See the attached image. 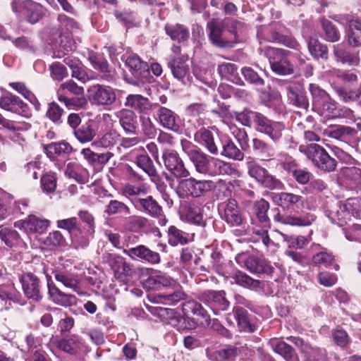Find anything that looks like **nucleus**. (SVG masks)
Here are the masks:
<instances>
[{
    "label": "nucleus",
    "mask_w": 361,
    "mask_h": 361,
    "mask_svg": "<svg viewBox=\"0 0 361 361\" xmlns=\"http://www.w3.org/2000/svg\"><path fill=\"white\" fill-rule=\"evenodd\" d=\"M190 161L193 164L196 171L200 173L209 176H239V171L233 167L232 164L211 157L201 150Z\"/></svg>",
    "instance_id": "1"
},
{
    "label": "nucleus",
    "mask_w": 361,
    "mask_h": 361,
    "mask_svg": "<svg viewBox=\"0 0 361 361\" xmlns=\"http://www.w3.org/2000/svg\"><path fill=\"white\" fill-rule=\"evenodd\" d=\"M207 27L209 29V39L212 43L219 47H225L228 45V42L221 37L224 29L226 28L233 35V41L235 42L242 41L246 31V27L243 23L228 18L224 20L213 18L208 23Z\"/></svg>",
    "instance_id": "2"
},
{
    "label": "nucleus",
    "mask_w": 361,
    "mask_h": 361,
    "mask_svg": "<svg viewBox=\"0 0 361 361\" xmlns=\"http://www.w3.org/2000/svg\"><path fill=\"white\" fill-rule=\"evenodd\" d=\"M215 183L210 180H197L194 178L180 180L177 187V193L180 197H199L213 190Z\"/></svg>",
    "instance_id": "3"
},
{
    "label": "nucleus",
    "mask_w": 361,
    "mask_h": 361,
    "mask_svg": "<svg viewBox=\"0 0 361 361\" xmlns=\"http://www.w3.org/2000/svg\"><path fill=\"white\" fill-rule=\"evenodd\" d=\"M288 51L269 48L267 51L271 68L277 75H290L294 72L293 65L288 60Z\"/></svg>",
    "instance_id": "4"
},
{
    "label": "nucleus",
    "mask_w": 361,
    "mask_h": 361,
    "mask_svg": "<svg viewBox=\"0 0 361 361\" xmlns=\"http://www.w3.org/2000/svg\"><path fill=\"white\" fill-rule=\"evenodd\" d=\"M49 37L51 43L60 50L54 54V57L61 58L65 52L71 51L75 48V42L69 32H63L59 27L54 26L49 29Z\"/></svg>",
    "instance_id": "5"
},
{
    "label": "nucleus",
    "mask_w": 361,
    "mask_h": 361,
    "mask_svg": "<svg viewBox=\"0 0 361 361\" xmlns=\"http://www.w3.org/2000/svg\"><path fill=\"white\" fill-rule=\"evenodd\" d=\"M135 207L152 218L159 220V224L166 226L167 219L164 215L162 207L149 195L145 198H135L133 201Z\"/></svg>",
    "instance_id": "6"
},
{
    "label": "nucleus",
    "mask_w": 361,
    "mask_h": 361,
    "mask_svg": "<svg viewBox=\"0 0 361 361\" xmlns=\"http://www.w3.org/2000/svg\"><path fill=\"white\" fill-rule=\"evenodd\" d=\"M198 299L209 307L214 314L226 311L229 307V302L225 297L224 291L207 290L198 295Z\"/></svg>",
    "instance_id": "7"
},
{
    "label": "nucleus",
    "mask_w": 361,
    "mask_h": 361,
    "mask_svg": "<svg viewBox=\"0 0 361 361\" xmlns=\"http://www.w3.org/2000/svg\"><path fill=\"white\" fill-rule=\"evenodd\" d=\"M248 174L264 187L274 189L281 185V182L270 175L268 171L261 166L251 158H248L246 162Z\"/></svg>",
    "instance_id": "8"
},
{
    "label": "nucleus",
    "mask_w": 361,
    "mask_h": 361,
    "mask_svg": "<svg viewBox=\"0 0 361 361\" xmlns=\"http://www.w3.org/2000/svg\"><path fill=\"white\" fill-rule=\"evenodd\" d=\"M89 97L93 103L101 106H110L116 100V90L104 85H94L88 89Z\"/></svg>",
    "instance_id": "9"
},
{
    "label": "nucleus",
    "mask_w": 361,
    "mask_h": 361,
    "mask_svg": "<svg viewBox=\"0 0 361 361\" xmlns=\"http://www.w3.org/2000/svg\"><path fill=\"white\" fill-rule=\"evenodd\" d=\"M195 141L213 155L219 154L220 138L214 128H201L194 135Z\"/></svg>",
    "instance_id": "10"
},
{
    "label": "nucleus",
    "mask_w": 361,
    "mask_h": 361,
    "mask_svg": "<svg viewBox=\"0 0 361 361\" xmlns=\"http://www.w3.org/2000/svg\"><path fill=\"white\" fill-rule=\"evenodd\" d=\"M162 159L166 169L176 178H183L190 176L189 171L185 167L183 160L175 150H165L163 152Z\"/></svg>",
    "instance_id": "11"
},
{
    "label": "nucleus",
    "mask_w": 361,
    "mask_h": 361,
    "mask_svg": "<svg viewBox=\"0 0 361 361\" xmlns=\"http://www.w3.org/2000/svg\"><path fill=\"white\" fill-rule=\"evenodd\" d=\"M143 288L148 290H159L162 288L178 286L177 282L160 271L152 269L150 275L143 281Z\"/></svg>",
    "instance_id": "12"
},
{
    "label": "nucleus",
    "mask_w": 361,
    "mask_h": 361,
    "mask_svg": "<svg viewBox=\"0 0 361 361\" xmlns=\"http://www.w3.org/2000/svg\"><path fill=\"white\" fill-rule=\"evenodd\" d=\"M50 226V221L36 215H29L25 220L15 222L16 228L30 233H44Z\"/></svg>",
    "instance_id": "13"
},
{
    "label": "nucleus",
    "mask_w": 361,
    "mask_h": 361,
    "mask_svg": "<svg viewBox=\"0 0 361 361\" xmlns=\"http://www.w3.org/2000/svg\"><path fill=\"white\" fill-rule=\"evenodd\" d=\"M123 252L133 260L146 262L150 264H158L161 262L160 255L143 245L124 249Z\"/></svg>",
    "instance_id": "14"
},
{
    "label": "nucleus",
    "mask_w": 361,
    "mask_h": 361,
    "mask_svg": "<svg viewBox=\"0 0 361 361\" xmlns=\"http://www.w3.org/2000/svg\"><path fill=\"white\" fill-rule=\"evenodd\" d=\"M104 259L111 267L117 279L123 281L128 276L131 274V266L123 257L106 253L104 255Z\"/></svg>",
    "instance_id": "15"
},
{
    "label": "nucleus",
    "mask_w": 361,
    "mask_h": 361,
    "mask_svg": "<svg viewBox=\"0 0 361 361\" xmlns=\"http://www.w3.org/2000/svg\"><path fill=\"white\" fill-rule=\"evenodd\" d=\"M0 107L4 110L18 114L25 117L30 116L29 107L18 96L11 93L0 97Z\"/></svg>",
    "instance_id": "16"
},
{
    "label": "nucleus",
    "mask_w": 361,
    "mask_h": 361,
    "mask_svg": "<svg viewBox=\"0 0 361 361\" xmlns=\"http://www.w3.org/2000/svg\"><path fill=\"white\" fill-rule=\"evenodd\" d=\"M286 339L300 348L307 361H326L324 349L313 347L299 337L290 336Z\"/></svg>",
    "instance_id": "17"
},
{
    "label": "nucleus",
    "mask_w": 361,
    "mask_h": 361,
    "mask_svg": "<svg viewBox=\"0 0 361 361\" xmlns=\"http://www.w3.org/2000/svg\"><path fill=\"white\" fill-rule=\"evenodd\" d=\"M25 295L35 301L42 298L39 279L31 272L23 273L19 277Z\"/></svg>",
    "instance_id": "18"
},
{
    "label": "nucleus",
    "mask_w": 361,
    "mask_h": 361,
    "mask_svg": "<svg viewBox=\"0 0 361 361\" xmlns=\"http://www.w3.org/2000/svg\"><path fill=\"white\" fill-rule=\"evenodd\" d=\"M56 225L59 228L67 230L70 233L73 241L78 246L84 247L89 244V238L87 235H81L78 233L80 232V229L78 228V219L76 217L59 220L56 222Z\"/></svg>",
    "instance_id": "19"
},
{
    "label": "nucleus",
    "mask_w": 361,
    "mask_h": 361,
    "mask_svg": "<svg viewBox=\"0 0 361 361\" xmlns=\"http://www.w3.org/2000/svg\"><path fill=\"white\" fill-rule=\"evenodd\" d=\"M256 130L267 135L273 142H278L282 137L285 126L281 122L274 121L263 116Z\"/></svg>",
    "instance_id": "20"
},
{
    "label": "nucleus",
    "mask_w": 361,
    "mask_h": 361,
    "mask_svg": "<svg viewBox=\"0 0 361 361\" xmlns=\"http://www.w3.org/2000/svg\"><path fill=\"white\" fill-rule=\"evenodd\" d=\"M88 60L92 68L99 72L103 80L107 82L115 80L116 75L115 70L109 66L106 59L102 55L92 52L89 54Z\"/></svg>",
    "instance_id": "21"
},
{
    "label": "nucleus",
    "mask_w": 361,
    "mask_h": 361,
    "mask_svg": "<svg viewBox=\"0 0 361 361\" xmlns=\"http://www.w3.org/2000/svg\"><path fill=\"white\" fill-rule=\"evenodd\" d=\"M20 6L25 18L31 24L37 23L45 15L46 9L41 4L32 0L23 1Z\"/></svg>",
    "instance_id": "22"
},
{
    "label": "nucleus",
    "mask_w": 361,
    "mask_h": 361,
    "mask_svg": "<svg viewBox=\"0 0 361 361\" xmlns=\"http://www.w3.org/2000/svg\"><path fill=\"white\" fill-rule=\"evenodd\" d=\"M157 121L164 128L178 132L180 130V119L172 110L159 106L157 112Z\"/></svg>",
    "instance_id": "23"
},
{
    "label": "nucleus",
    "mask_w": 361,
    "mask_h": 361,
    "mask_svg": "<svg viewBox=\"0 0 361 361\" xmlns=\"http://www.w3.org/2000/svg\"><path fill=\"white\" fill-rule=\"evenodd\" d=\"M223 219L231 226H239L243 219L238 203L234 199H228L224 207Z\"/></svg>",
    "instance_id": "24"
},
{
    "label": "nucleus",
    "mask_w": 361,
    "mask_h": 361,
    "mask_svg": "<svg viewBox=\"0 0 361 361\" xmlns=\"http://www.w3.org/2000/svg\"><path fill=\"white\" fill-rule=\"evenodd\" d=\"M116 117L123 130L128 134H136L137 130V116L129 109H123L116 112Z\"/></svg>",
    "instance_id": "25"
},
{
    "label": "nucleus",
    "mask_w": 361,
    "mask_h": 361,
    "mask_svg": "<svg viewBox=\"0 0 361 361\" xmlns=\"http://www.w3.org/2000/svg\"><path fill=\"white\" fill-rule=\"evenodd\" d=\"M126 66L135 78H146L149 72L148 64L135 54H129L125 60Z\"/></svg>",
    "instance_id": "26"
},
{
    "label": "nucleus",
    "mask_w": 361,
    "mask_h": 361,
    "mask_svg": "<svg viewBox=\"0 0 361 361\" xmlns=\"http://www.w3.org/2000/svg\"><path fill=\"white\" fill-rule=\"evenodd\" d=\"M245 267L252 274H271L274 268L264 258L249 256L245 259Z\"/></svg>",
    "instance_id": "27"
},
{
    "label": "nucleus",
    "mask_w": 361,
    "mask_h": 361,
    "mask_svg": "<svg viewBox=\"0 0 361 361\" xmlns=\"http://www.w3.org/2000/svg\"><path fill=\"white\" fill-rule=\"evenodd\" d=\"M286 91L290 104L297 107L307 109L309 106L308 99L302 92L300 84L291 83L288 85L286 87Z\"/></svg>",
    "instance_id": "28"
},
{
    "label": "nucleus",
    "mask_w": 361,
    "mask_h": 361,
    "mask_svg": "<svg viewBox=\"0 0 361 361\" xmlns=\"http://www.w3.org/2000/svg\"><path fill=\"white\" fill-rule=\"evenodd\" d=\"M168 67L170 68L173 77L178 80L185 82V80L188 79L190 68L183 58H171L168 63Z\"/></svg>",
    "instance_id": "29"
},
{
    "label": "nucleus",
    "mask_w": 361,
    "mask_h": 361,
    "mask_svg": "<svg viewBox=\"0 0 361 361\" xmlns=\"http://www.w3.org/2000/svg\"><path fill=\"white\" fill-rule=\"evenodd\" d=\"M48 288L50 297L55 304L63 307H71L76 304L77 298L75 295L62 292L54 284L48 282Z\"/></svg>",
    "instance_id": "30"
},
{
    "label": "nucleus",
    "mask_w": 361,
    "mask_h": 361,
    "mask_svg": "<svg viewBox=\"0 0 361 361\" xmlns=\"http://www.w3.org/2000/svg\"><path fill=\"white\" fill-rule=\"evenodd\" d=\"M97 132V124L95 121L90 120L82 124L79 128L74 130V135L81 143H86L92 141L96 136Z\"/></svg>",
    "instance_id": "31"
},
{
    "label": "nucleus",
    "mask_w": 361,
    "mask_h": 361,
    "mask_svg": "<svg viewBox=\"0 0 361 361\" xmlns=\"http://www.w3.org/2000/svg\"><path fill=\"white\" fill-rule=\"evenodd\" d=\"M194 235V233L185 232L175 226H171L168 229V241L172 246L187 244L193 240Z\"/></svg>",
    "instance_id": "32"
},
{
    "label": "nucleus",
    "mask_w": 361,
    "mask_h": 361,
    "mask_svg": "<svg viewBox=\"0 0 361 361\" xmlns=\"http://www.w3.org/2000/svg\"><path fill=\"white\" fill-rule=\"evenodd\" d=\"M233 313L240 331L252 333L256 331V326L250 322L248 312L245 309L241 307H235Z\"/></svg>",
    "instance_id": "33"
},
{
    "label": "nucleus",
    "mask_w": 361,
    "mask_h": 361,
    "mask_svg": "<svg viewBox=\"0 0 361 361\" xmlns=\"http://www.w3.org/2000/svg\"><path fill=\"white\" fill-rule=\"evenodd\" d=\"M269 344L273 350L281 355L287 361H296V355L293 348L283 341L273 338Z\"/></svg>",
    "instance_id": "34"
},
{
    "label": "nucleus",
    "mask_w": 361,
    "mask_h": 361,
    "mask_svg": "<svg viewBox=\"0 0 361 361\" xmlns=\"http://www.w3.org/2000/svg\"><path fill=\"white\" fill-rule=\"evenodd\" d=\"M314 216L311 214H306L300 216L294 215H285L276 217V220L283 224L297 226H310L314 221Z\"/></svg>",
    "instance_id": "35"
},
{
    "label": "nucleus",
    "mask_w": 361,
    "mask_h": 361,
    "mask_svg": "<svg viewBox=\"0 0 361 361\" xmlns=\"http://www.w3.org/2000/svg\"><path fill=\"white\" fill-rule=\"evenodd\" d=\"M252 149L254 152L261 158L262 161H271L275 155L274 149L265 141L254 138L252 140Z\"/></svg>",
    "instance_id": "36"
},
{
    "label": "nucleus",
    "mask_w": 361,
    "mask_h": 361,
    "mask_svg": "<svg viewBox=\"0 0 361 361\" xmlns=\"http://www.w3.org/2000/svg\"><path fill=\"white\" fill-rule=\"evenodd\" d=\"M299 151L304 153L315 166L327 153L324 147L317 144H311L308 146L300 145Z\"/></svg>",
    "instance_id": "37"
},
{
    "label": "nucleus",
    "mask_w": 361,
    "mask_h": 361,
    "mask_svg": "<svg viewBox=\"0 0 361 361\" xmlns=\"http://www.w3.org/2000/svg\"><path fill=\"white\" fill-rule=\"evenodd\" d=\"M312 249L318 251L317 253L312 257V263L317 266H324L329 267L332 264L334 261V257L331 253L327 252L325 248H323L319 244H313Z\"/></svg>",
    "instance_id": "38"
},
{
    "label": "nucleus",
    "mask_w": 361,
    "mask_h": 361,
    "mask_svg": "<svg viewBox=\"0 0 361 361\" xmlns=\"http://www.w3.org/2000/svg\"><path fill=\"white\" fill-rule=\"evenodd\" d=\"M164 30L166 35L173 41L181 42L186 41L189 37L188 30L181 24H166Z\"/></svg>",
    "instance_id": "39"
},
{
    "label": "nucleus",
    "mask_w": 361,
    "mask_h": 361,
    "mask_svg": "<svg viewBox=\"0 0 361 361\" xmlns=\"http://www.w3.org/2000/svg\"><path fill=\"white\" fill-rule=\"evenodd\" d=\"M135 163L139 168L142 169L150 177L152 181H155L158 178L157 171L152 160L147 154H137Z\"/></svg>",
    "instance_id": "40"
},
{
    "label": "nucleus",
    "mask_w": 361,
    "mask_h": 361,
    "mask_svg": "<svg viewBox=\"0 0 361 361\" xmlns=\"http://www.w3.org/2000/svg\"><path fill=\"white\" fill-rule=\"evenodd\" d=\"M73 151L71 145L66 142H52L44 147V152L50 159L57 156L69 154Z\"/></svg>",
    "instance_id": "41"
},
{
    "label": "nucleus",
    "mask_w": 361,
    "mask_h": 361,
    "mask_svg": "<svg viewBox=\"0 0 361 361\" xmlns=\"http://www.w3.org/2000/svg\"><path fill=\"white\" fill-rule=\"evenodd\" d=\"M263 116L259 112L245 109L243 111L235 114V118L245 126L251 127L254 122L255 127H257Z\"/></svg>",
    "instance_id": "42"
},
{
    "label": "nucleus",
    "mask_w": 361,
    "mask_h": 361,
    "mask_svg": "<svg viewBox=\"0 0 361 361\" xmlns=\"http://www.w3.org/2000/svg\"><path fill=\"white\" fill-rule=\"evenodd\" d=\"M125 105L142 114L151 106L148 99L140 94H129L126 97Z\"/></svg>",
    "instance_id": "43"
},
{
    "label": "nucleus",
    "mask_w": 361,
    "mask_h": 361,
    "mask_svg": "<svg viewBox=\"0 0 361 361\" xmlns=\"http://www.w3.org/2000/svg\"><path fill=\"white\" fill-rule=\"evenodd\" d=\"M348 41L353 47L361 46V22L357 20H348Z\"/></svg>",
    "instance_id": "44"
},
{
    "label": "nucleus",
    "mask_w": 361,
    "mask_h": 361,
    "mask_svg": "<svg viewBox=\"0 0 361 361\" xmlns=\"http://www.w3.org/2000/svg\"><path fill=\"white\" fill-rule=\"evenodd\" d=\"M233 279L236 284L250 290H257L262 284V281L252 279L241 271H236Z\"/></svg>",
    "instance_id": "45"
},
{
    "label": "nucleus",
    "mask_w": 361,
    "mask_h": 361,
    "mask_svg": "<svg viewBox=\"0 0 361 361\" xmlns=\"http://www.w3.org/2000/svg\"><path fill=\"white\" fill-rule=\"evenodd\" d=\"M302 197L290 192H280L274 197V202L283 208H291L302 202Z\"/></svg>",
    "instance_id": "46"
},
{
    "label": "nucleus",
    "mask_w": 361,
    "mask_h": 361,
    "mask_svg": "<svg viewBox=\"0 0 361 361\" xmlns=\"http://www.w3.org/2000/svg\"><path fill=\"white\" fill-rule=\"evenodd\" d=\"M186 115L194 118L199 126L203 125V117L207 112V106L205 103H193L187 106Z\"/></svg>",
    "instance_id": "47"
},
{
    "label": "nucleus",
    "mask_w": 361,
    "mask_h": 361,
    "mask_svg": "<svg viewBox=\"0 0 361 361\" xmlns=\"http://www.w3.org/2000/svg\"><path fill=\"white\" fill-rule=\"evenodd\" d=\"M334 55L337 60L349 66H357L360 63V57L357 53H351L344 50L340 45L334 47Z\"/></svg>",
    "instance_id": "48"
},
{
    "label": "nucleus",
    "mask_w": 361,
    "mask_h": 361,
    "mask_svg": "<svg viewBox=\"0 0 361 361\" xmlns=\"http://www.w3.org/2000/svg\"><path fill=\"white\" fill-rule=\"evenodd\" d=\"M56 281L62 283L65 287L79 293V281L76 276L67 272L56 271L54 274Z\"/></svg>",
    "instance_id": "49"
},
{
    "label": "nucleus",
    "mask_w": 361,
    "mask_h": 361,
    "mask_svg": "<svg viewBox=\"0 0 361 361\" xmlns=\"http://www.w3.org/2000/svg\"><path fill=\"white\" fill-rule=\"evenodd\" d=\"M183 310L185 314L189 312L194 315L200 317L207 324L210 323V317L207 311L202 307V305L195 300H189L184 303Z\"/></svg>",
    "instance_id": "50"
},
{
    "label": "nucleus",
    "mask_w": 361,
    "mask_h": 361,
    "mask_svg": "<svg viewBox=\"0 0 361 361\" xmlns=\"http://www.w3.org/2000/svg\"><path fill=\"white\" fill-rule=\"evenodd\" d=\"M0 238L10 247H16L21 243L18 233L7 227H0Z\"/></svg>",
    "instance_id": "51"
},
{
    "label": "nucleus",
    "mask_w": 361,
    "mask_h": 361,
    "mask_svg": "<svg viewBox=\"0 0 361 361\" xmlns=\"http://www.w3.org/2000/svg\"><path fill=\"white\" fill-rule=\"evenodd\" d=\"M87 171L77 162H70L67 164L65 174L78 183H84Z\"/></svg>",
    "instance_id": "52"
},
{
    "label": "nucleus",
    "mask_w": 361,
    "mask_h": 361,
    "mask_svg": "<svg viewBox=\"0 0 361 361\" xmlns=\"http://www.w3.org/2000/svg\"><path fill=\"white\" fill-rule=\"evenodd\" d=\"M219 74L225 79L238 83L240 79L238 77L237 66L234 63L224 62L218 66Z\"/></svg>",
    "instance_id": "53"
},
{
    "label": "nucleus",
    "mask_w": 361,
    "mask_h": 361,
    "mask_svg": "<svg viewBox=\"0 0 361 361\" xmlns=\"http://www.w3.org/2000/svg\"><path fill=\"white\" fill-rule=\"evenodd\" d=\"M43 245L49 250H53L58 247H64L66 245V241L61 233L55 231L49 233L44 239Z\"/></svg>",
    "instance_id": "54"
},
{
    "label": "nucleus",
    "mask_w": 361,
    "mask_h": 361,
    "mask_svg": "<svg viewBox=\"0 0 361 361\" xmlns=\"http://www.w3.org/2000/svg\"><path fill=\"white\" fill-rule=\"evenodd\" d=\"M280 234L289 249H302L310 243V240L303 235H288L282 233Z\"/></svg>",
    "instance_id": "55"
},
{
    "label": "nucleus",
    "mask_w": 361,
    "mask_h": 361,
    "mask_svg": "<svg viewBox=\"0 0 361 361\" xmlns=\"http://www.w3.org/2000/svg\"><path fill=\"white\" fill-rule=\"evenodd\" d=\"M308 49L314 59H327L328 49L326 45L322 44L314 37H310L308 42Z\"/></svg>",
    "instance_id": "56"
},
{
    "label": "nucleus",
    "mask_w": 361,
    "mask_h": 361,
    "mask_svg": "<svg viewBox=\"0 0 361 361\" xmlns=\"http://www.w3.org/2000/svg\"><path fill=\"white\" fill-rule=\"evenodd\" d=\"M269 224H263L262 228H253V233L257 237V240H261L267 250L277 247L276 244L270 238L268 233Z\"/></svg>",
    "instance_id": "57"
},
{
    "label": "nucleus",
    "mask_w": 361,
    "mask_h": 361,
    "mask_svg": "<svg viewBox=\"0 0 361 361\" xmlns=\"http://www.w3.org/2000/svg\"><path fill=\"white\" fill-rule=\"evenodd\" d=\"M142 134L149 139H153L157 134V128L149 116L146 114L140 116Z\"/></svg>",
    "instance_id": "58"
},
{
    "label": "nucleus",
    "mask_w": 361,
    "mask_h": 361,
    "mask_svg": "<svg viewBox=\"0 0 361 361\" xmlns=\"http://www.w3.org/2000/svg\"><path fill=\"white\" fill-rule=\"evenodd\" d=\"M222 148L223 149L220 153L221 156L238 161H241L243 159V153L235 146V145L231 140H228L223 145Z\"/></svg>",
    "instance_id": "59"
},
{
    "label": "nucleus",
    "mask_w": 361,
    "mask_h": 361,
    "mask_svg": "<svg viewBox=\"0 0 361 361\" xmlns=\"http://www.w3.org/2000/svg\"><path fill=\"white\" fill-rule=\"evenodd\" d=\"M105 213L108 215H129L130 214V208L123 202L118 200H111L106 207Z\"/></svg>",
    "instance_id": "60"
},
{
    "label": "nucleus",
    "mask_w": 361,
    "mask_h": 361,
    "mask_svg": "<svg viewBox=\"0 0 361 361\" xmlns=\"http://www.w3.org/2000/svg\"><path fill=\"white\" fill-rule=\"evenodd\" d=\"M269 209V204L264 199L256 202L255 204V211L258 221L263 224H269V219L267 216V212Z\"/></svg>",
    "instance_id": "61"
},
{
    "label": "nucleus",
    "mask_w": 361,
    "mask_h": 361,
    "mask_svg": "<svg viewBox=\"0 0 361 361\" xmlns=\"http://www.w3.org/2000/svg\"><path fill=\"white\" fill-rule=\"evenodd\" d=\"M309 90L312 97L313 105L316 107H320L324 101L329 99V94L318 85L310 84Z\"/></svg>",
    "instance_id": "62"
},
{
    "label": "nucleus",
    "mask_w": 361,
    "mask_h": 361,
    "mask_svg": "<svg viewBox=\"0 0 361 361\" xmlns=\"http://www.w3.org/2000/svg\"><path fill=\"white\" fill-rule=\"evenodd\" d=\"M239 350L237 348H226L214 352L211 355V360L212 361H226L237 356Z\"/></svg>",
    "instance_id": "63"
},
{
    "label": "nucleus",
    "mask_w": 361,
    "mask_h": 361,
    "mask_svg": "<svg viewBox=\"0 0 361 361\" xmlns=\"http://www.w3.org/2000/svg\"><path fill=\"white\" fill-rule=\"evenodd\" d=\"M63 109L55 102L48 104L46 111V116L55 124L62 123L61 117L63 114Z\"/></svg>",
    "instance_id": "64"
}]
</instances>
